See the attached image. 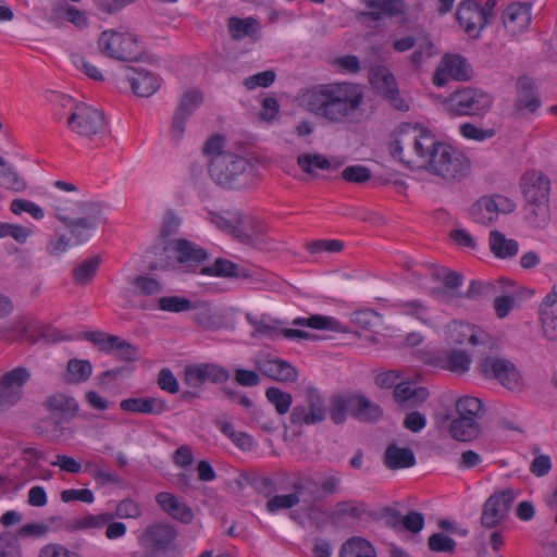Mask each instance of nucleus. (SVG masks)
I'll use <instances>...</instances> for the list:
<instances>
[{
  "label": "nucleus",
  "instance_id": "7c9ffc66",
  "mask_svg": "<svg viewBox=\"0 0 557 557\" xmlns=\"http://www.w3.org/2000/svg\"><path fill=\"white\" fill-rule=\"evenodd\" d=\"M384 463L392 470L410 468L414 466L416 457L411 448H401L396 444H389L384 453Z\"/></svg>",
  "mask_w": 557,
  "mask_h": 557
},
{
  "label": "nucleus",
  "instance_id": "cd10ccee",
  "mask_svg": "<svg viewBox=\"0 0 557 557\" xmlns=\"http://www.w3.org/2000/svg\"><path fill=\"white\" fill-rule=\"evenodd\" d=\"M120 407L124 411L144 414H162L169 410L166 401L157 397L126 398L120 403Z\"/></svg>",
  "mask_w": 557,
  "mask_h": 557
},
{
  "label": "nucleus",
  "instance_id": "c85d7f7f",
  "mask_svg": "<svg viewBox=\"0 0 557 557\" xmlns=\"http://www.w3.org/2000/svg\"><path fill=\"white\" fill-rule=\"evenodd\" d=\"M351 416L362 422H375L383 416L382 408L363 395L350 396Z\"/></svg>",
  "mask_w": 557,
  "mask_h": 557
},
{
  "label": "nucleus",
  "instance_id": "338daca9",
  "mask_svg": "<svg viewBox=\"0 0 557 557\" xmlns=\"http://www.w3.org/2000/svg\"><path fill=\"white\" fill-rule=\"evenodd\" d=\"M540 315L544 336L549 341H557V308Z\"/></svg>",
  "mask_w": 557,
  "mask_h": 557
},
{
  "label": "nucleus",
  "instance_id": "6e6552de",
  "mask_svg": "<svg viewBox=\"0 0 557 557\" xmlns=\"http://www.w3.org/2000/svg\"><path fill=\"white\" fill-rule=\"evenodd\" d=\"M492 103L490 94L473 87L458 89L449 97L450 111L458 115H483Z\"/></svg>",
  "mask_w": 557,
  "mask_h": 557
},
{
  "label": "nucleus",
  "instance_id": "5701e85b",
  "mask_svg": "<svg viewBox=\"0 0 557 557\" xmlns=\"http://www.w3.org/2000/svg\"><path fill=\"white\" fill-rule=\"evenodd\" d=\"M516 108L528 110L534 113L541 106L537 88L534 81L529 76H520L516 83Z\"/></svg>",
  "mask_w": 557,
  "mask_h": 557
},
{
  "label": "nucleus",
  "instance_id": "f257e3e1",
  "mask_svg": "<svg viewBox=\"0 0 557 557\" xmlns=\"http://www.w3.org/2000/svg\"><path fill=\"white\" fill-rule=\"evenodd\" d=\"M299 101L306 111L330 124L349 125L360 121L364 95L359 84L332 82L302 90Z\"/></svg>",
  "mask_w": 557,
  "mask_h": 557
},
{
  "label": "nucleus",
  "instance_id": "0e129e2a",
  "mask_svg": "<svg viewBox=\"0 0 557 557\" xmlns=\"http://www.w3.org/2000/svg\"><path fill=\"white\" fill-rule=\"evenodd\" d=\"M275 77V72L268 70L246 77L243 84L247 89H255L256 87L267 88L274 83Z\"/></svg>",
  "mask_w": 557,
  "mask_h": 557
},
{
  "label": "nucleus",
  "instance_id": "c756f323",
  "mask_svg": "<svg viewBox=\"0 0 557 557\" xmlns=\"http://www.w3.org/2000/svg\"><path fill=\"white\" fill-rule=\"evenodd\" d=\"M135 75L128 76L133 91L139 97H150L159 89V82L152 73L136 67H128Z\"/></svg>",
  "mask_w": 557,
  "mask_h": 557
},
{
  "label": "nucleus",
  "instance_id": "39448f33",
  "mask_svg": "<svg viewBox=\"0 0 557 557\" xmlns=\"http://www.w3.org/2000/svg\"><path fill=\"white\" fill-rule=\"evenodd\" d=\"M496 344L475 350L478 363L476 372L486 380H495L510 392H521L523 377L516 364L495 354Z\"/></svg>",
  "mask_w": 557,
  "mask_h": 557
},
{
  "label": "nucleus",
  "instance_id": "a19ab883",
  "mask_svg": "<svg viewBox=\"0 0 557 557\" xmlns=\"http://www.w3.org/2000/svg\"><path fill=\"white\" fill-rule=\"evenodd\" d=\"M66 372L67 383L79 384L86 382L90 377L92 373V366L88 360L72 358L67 362Z\"/></svg>",
  "mask_w": 557,
  "mask_h": 557
},
{
  "label": "nucleus",
  "instance_id": "bf43d9fd",
  "mask_svg": "<svg viewBox=\"0 0 557 557\" xmlns=\"http://www.w3.org/2000/svg\"><path fill=\"white\" fill-rule=\"evenodd\" d=\"M372 176L369 168L364 165H349L342 171V177L349 183L363 184Z\"/></svg>",
  "mask_w": 557,
  "mask_h": 557
},
{
  "label": "nucleus",
  "instance_id": "13d9d810",
  "mask_svg": "<svg viewBox=\"0 0 557 557\" xmlns=\"http://www.w3.org/2000/svg\"><path fill=\"white\" fill-rule=\"evenodd\" d=\"M113 520L120 519H137L141 516L140 506L131 498H124L117 503L115 511L111 512Z\"/></svg>",
  "mask_w": 557,
  "mask_h": 557
},
{
  "label": "nucleus",
  "instance_id": "774afa93",
  "mask_svg": "<svg viewBox=\"0 0 557 557\" xmlns=\"http://www.w3.org/2000/svg\"><path fill=\"white\" fill-rule=\"evenodd\" d=\"M38 557H82L78 553L70 550L58 543H49L41 547Z\"/></svg>",
  "mask_w": 557,
  "mask_h": 557
},
{
  "label": "nucleus",
  "instance_id": "f704fd0d",
  "mask_svg": "<svg viewBox=\"0 0 557 557\" xmlns=\"http://www.w3.org/2000/svg\"><path fill=\"white\" fill-rule=\"evenodd\" d=\"M445 70L448 71L450 78L458 82H467L472 77V67L460 54H445L443 58Z\"/></svg>",
  "mask_w": 557,
  "mask_h": 557
},
{
  "label": "nucleus",
  "instance_id": "f8f14e48",
  "mask_svg": "<svg viewBox=\"0 0 557 557\" xmlns=\"http://www.w3.org/2000/svg\"><path fill=\"white\" fill-rule=\"evenodd\" d=\"M516 497L517 492L512 488L493 493L483 504L482 527L493 529L502 524L508 518Z\"/></svg>",
  "mask_w": 557,
  "mask_h": 557
},
{
  "label": "nucleus",
  "instance_id": "20e7f679",
  "mask_svg": "<svg viewBox=\"0 0 557 557\" xmlns=\"http://www.w3.org/2000/svg\"><path fill=\"white\" fill-rule=\"evenodd\" d=\"M75 209L55 205V218L70 232L74 244L86 243L89 232L95 230L102 218V206L94 201H76Z\"/></svg>",
  "mask_w": 557,
  "mask_h": 557
},
{
  "label": "nucleus",
  "instance_id": "4468645a",
  "mask_svg": "<svg viewBox=\"0 0 557 557\" xmlns=\"http://www.w3.org/2000/svg\"><path fill=\"white\" fill-rule=\"evenodd\" d=\"M30 371L17 367L5 372L0 379V405L13 406L23 395L22 387L30 379Z\"/></svg>",
  "mask_w": 557,
  "mask_h": 557
},
{
  "label": "nucleus",
  "instance_id": "4be33fe9",
  "mask_svg": "<svg viewBox=\"0 0 557 557\" xmlns=\"http://www.w3.org/2000/svg\"><path fill=\"white\" fill-rule=\"evenodd\" d=\"M457 21L463 30L471 38H479L483 28L481 23L483 18L479 11V3L474 0H463L459 3L456 12Z\"/></svg>",
  "mask_w": 557,
  "mask_h": 557
},
{
  "label": "nucleus",
  "instance_id": "c9c22d12",
  "mask_svg": "<svg viewBox=\"0 0 557 557\" xmlns=\"http://www.w3.org/2000/svg\"><path fill=\"white\" fill-rule=\"evenodd\" d=\"M227 28L232 39L238 41L245 37H252L259 30V22L253 17L232 16L228 18Z\"/></svg>",
  "mask_w": 557,
  "mask_h": 557
},
{
  "label": "nucleus",
  "instance_id": "0eeeda50",
  "mask_svg": "<svg viewBox=\"0 0 557 557\" xmlns=\"http://www.w3.org/2000/svg\"><path fill=\"white\" fill-rule=\"evenodd\" d=\"M99 51L122 62H138L143 59L137 37L127 32L103 30L98 38Z\"/></svg>",
  "mask_w": 557,
  "mask_h": 557
},
{
  "label": "nucleus",
  "instance_id": "72a5a7b5",
  "mask_svg": "<svg viewBox=\"0 0 557 557\" xmlns=\"http://www.w3.org/2000/svg\"><path fill=\"white\" fill-rule=\"evenodd\" d=\"M480 424L474 418H456L450 422L449 433L453 438L460 442H470L480 434Z\"/></svg>",
  "mask_w": 557,
  "mask_h": 557
},
{
  "label": "nucleus",
  "instance_id": "4d7b16f0",
  "mask_svg": "<svg viewBox=\"0 0 557 557\" xmlns=\"http://www.w3.org/2000/svg\"><path fill=\"white\" fill-rule=\"evenodd\" d=\"M0 186L14 191H22L26 188V182L12 168H4L0 169Z\"/></svg>",
  "mask_w": 557,
  "mask_h": 557
},
{
  "label": "nucleus",
  "instance_id": "864d4df0",
  "mask_svg": "<svg viewBox=\"0 0 557 557\" xmlns=\"http://www.w3.org/2000/svg\"><path fill=\"white\" fill-rule=\"evenodd\" d=\"M350 320L359 327L372 331L381 323V315L371 309H360L350 314Z\"/></svg>",
  "mask_w": 557,
  "mask_h": 557
},
{
  "label": "nucleus",
  "instance_id": "603ef678",
  "mask_svg": "<svg viewBox=\"0 0 557 557\" xmlns=\"http://www.w3.org/2000/svg\"><path fill=\"white\" fill-rule=\"evenodd\" d=\"M157 305L162 311L180 313L190 310L191 300L181 296H164L157 299Z\"/></svg>",
  "mask_w": 557,
  "mask_h": 557
},
{
  "label": "nucleus",
  "instance_id": "58836bf2",
  "mask_svg": "<svg viewBox=\"0 0 557 557\" xmlns=\"http://www.w3.org/2000/svg\"><path fill=\"white\" fill-rule=\"evenodd\" d=\"M490 248L496 257L506 259L517 255L519 245L515 239H507L503 233L493 231L490 236Z\"/></svg>",
  "mask_w": 557,
  "mask_h": 557
},
{
  "label": "nucleus",
  "instance_id": "f3484780",
  "mask_svg": "<svg viewBox=\"0 0 557 557\" xmlns=\"http://www.w3.org/2000/svg\"><path fill=\"white\" fill-rule=\"evenodd\" d=\"M531 18V4L528 2H511L502 14L503 25L511 36H518L525 32Z\"/></svg>",
  "mask_w": 557,
  "mask_h": 557
},
{
  "label": "nucleus",
  "instance_id": "7ed1b4c3",
  "mask_svg": "<svg viewBox=\"0 0 557 557\" xmlns=\"http://www.w3.org/2000/svg\"><path fill=\"white\" fill-rule=\"evenodd\" d=\"M418 166L445 182L453 183L468 175L470 161L462 151L435 138V145L423 156V162Z\"/></svg>",
  "mask_w": 557,
  "mask_h": 557
},
{
  "label": "nucleus",
  "instance_id": "b1692460",
  "mask_svg": "<svg viewBox=\"0 0 557 557\" xmlns=\"http://www.w3.org/2000/svg\"><path fill=\"white\" fill-rule=\"evenodd\" d=\"M370 11L362 13L371 21L379 22L384 16L395 17L405 13L407 4L404 0H362Z\"/></svg>",
  "mask_w": 557,
  "mask_h": 557
},
{
  "label": "nucleus",
  "instance_id": "3c124183",
  "mask_svg": "<svg viewBox=\"0 0 557 557\" xmlns=\"http://www.w3.org/2000/svg\"><path fill=\"white\" fill-rule=\"evenodd\" d=\"M327 412L335 424L344 423L347 412L351 414L350 397L333 396Z\"/></svg>",
  "mask_w": 557,
  "mask_h": 557
},
{
  "label": "nucleus",
  "instance_id": "e2e57ef3",
  "mask_svg": "<svg viewBox=\"0 0 557 557\" xmlns=\"http://www.w3.org/2000/svg\"><path fill=\"white\" fill-rule=\"evenodd\" d=\"M184 382L190 387L200 388L206 383L202 363L186 366L184 370Z\"/></svg>",
  "mask_w": 557,
  "mask_h": 557
},
{
  "label": "nucleus",
  "instance_id": "2f4dec72",
  "mask_svg": "<svg viewBox=\"0 0 557 557\" xmlns=\"http://www.w3.org/2000/svg\"><path fill=\"white\" fill-rule=\"evenodd\" d=\"M245 222L242 224L239 233L237 234V242L249 245L259 246L263 244V235L265 234V226L257 221L253 216L244 213Z\"/></svg>",
  "mask_w": 557,
  "mask_h": 557
},
{
  "label": "nucleus",
  "instance_id": "9d476101",
  "mask_svg": "<svg viewBox=\"0 0 557 557\" xmlns=\"http://www.w3.org/2000/svg\"><path fill=\"white\" fill-rule=\"evenodd\" d=\"M249 165L248 159L236 153H220L210 160L209 174L216 184L231 187Z\"/></svg>",
  "mask_w": 557,
  "mask_h": 557
},
{
  "label": "nucleus",
  "instance_id": "6ab92c4d",
  "mask_svg": "<svg viewBox=\"0 0 557 557\" xmlns=\"http://www.w3.org/2000/svg\"><path fill=\"white\" fill-rule=\"evenodd\" d=\"M177 533L169 524L158 523L147 527L138 537L139 545L153 546L166 553L172 546Z\"/></svg>",
  "mask_w": 557,
  "mask_h": 557
},
{
  "label": "nucleus",
  "instance_id": "aec40b11",
  "mask_svg": "<svg viewBox=\"0 0 557 557\" xmlns=\"http://www.w3.org/2000/svg\"><path fill=\"white\" fill-rule=\"evenodd\" d=\"M369 512L368 505L362 500L346 499L337 502L329 513L330 521L342 525L348 521H360Z\"/></svg>",
  "mask_w": 557,
  "mask_h": 557
},
{
  "label": "nucleus",
  "instance_id": "a878e982",
  "mask_svg": "<svg viewBox=\"0 0 557 557\" xmlns=\"http://www.w3.org/2000/svg\"><path fill=\"white\" fill-rule=\"evenodd\" d=\"M208 220L214 224L220 231L231 235L237 239L242 224L245 222L244 212L238 209L215 212L208 211Z\"/></svg>",
  "mask_w": 557,
  "mask_h": 557
},
{
  "label": "nucleus",
  "instance_id": "a211bd4d",
  "mask_svg": "<svg viewBox=\"0 0 557 557\" xmlns=\"http://www.w3.org/2000/svg\"><path fill=\"white\" fill-rule=\"evenodd\" d=\"M448 343L450 345L471 344L476 349L493 346V339L487 334L476 332L472 326L457 322L448 326Z\"/></svg>",
  "mask_w": 557,
  "mask_h": 557
},
{
  "label": "nucleus",
  "instance_id": "393cba45",
  "mask_svg": "<svg viewBox=\"0 0 557 557\" xmlns=\"http://www.w3.org/2000/svg\"><path fill=\"white\" fill-rule=\"evenodd\" d=\"M156 502L173 519L186 524L194 519L191 508L186 503L181 502L174 494L160 492L156 495Z\"/></svg>",
  "mask_w": 557,
  "mask_h": 557
},
{
  "label": "nucleus",
  "instance_id": "412c9836",
  "mask_svg": "<svg viewBox=\"0 0 557 557\" xmlns=\"http://www.w3.org/2000/svg\"><path fill=\"white\" fill-rule=\"evenodd\" d=\"M317 483L311 476L298 478L293 483V493L284 495H274L267 502L265 507L269 512H275L281 509H290L300 503V495L308 486H314Z\"/></svg>",
  "mask_w": 557,
  "mask_h": 557
},
{
  "label": "nucleus",
  "instance_id": "8fccbe9b",
  "mask_svg": "<svg viewBox=\"0 0 557 557\" xmlns=\"http://www.w3.org/2000/svg\"><path fill=\"white\" fill-rule=\"evenodd\" d=\"M265 397L272 405H274L278 414L283 416L289 411L293 403V397L289 393L272 386L267 388Z\"/></svg>",
  "mask_w": 557,
  "mask_h": 557
},
{
  "label": "nucleus",
  "instance_id": "1a4fd4ad",
  "mask_svg": "<svg viewBox=\"0 0 557 557\" xmlns=\"http://www.w3.org/2000/svg\"><path fill=\"white\" fill-rule=\"evenodd\" d=\"M327 416V407L322 394L314 387H308L304 401L297 404L290 412V423L296 426L312 425L323 422Z\"/></svg>",
  "mask_w": 557,
  "mask_h": 557
},
{
  "label": "nucleus",
  "instance_id": "79ce46f5",
  "mask_svg": "<svg viewBox=\"0 0 557 557\" xmlns=\"http://www.w3.org/2000/svg\"><path fill=\"white\" fill-rule=\"evenodd\" d=\"M100 263V256H94L90 259L84 260L73 269L74 282L81 286L89 284L95 277Z\"/></svg>",
  "mask_w": 557,
  "mask_h": 557
},
{
  "label": "nucleus",
  "instance_id": "9b49d317",
  "mask_svg": "<svg viewBox=\"0 0 557 557\" xmlns=\"http://www.w3.org/2000/svg\"><path fill=\"white\" fill-rule=\"evenodd\" d=\"M71 131L82 137L92 138L104 129L103 113L85 103L75 106L74 111L67 117Z\"/></svg>",
  "mask_w": 557,
  "mask_h": 557
},
{
  "label": "nucleus",
  "instance_id": "49530a36",
  "mask_svg": "<svg viewBox=\"0 0 557 557\" xmlns=\"http://www.w3.org/2000/svg\"><path fill=\"white\" fill-rule=\"evenodd\" d=\"M190 310H194V321L205 329H211L215 325V319L212 306L208 301H191Z\"/></svg>",
  "mask_w": 557,
  "mask_h": 557
},
{
  "label": "nucleus",
  "instance_id": "ea45409f",
  "mask_svg": "<svg viewBox=\"0 0 557 557\" xmlns=\"http://www.w3.org/2000/svg\"><path fill=\"white\" fill-rule=\"evenodd\" d=\"M528 214L527 219L530 224L536 228H543L550 218L549 199L527 201Z\"/></svg>",
  "mask_w": 557,
  "mask_h": 557
},
{
  "label": "nucleus",
  "instance_id": "e433bc0d",
  "mask_svg": "<svg viewBox=\"0 0 557 557\" xmlns=\"http://www.w3.org/2000/svg\"><path fill=\"white\" fill-rule=\"evenodd\" d=\"M201 275L216 277H242L246 274L242 273L238 265L231 260L218 258L212 265L201 268Z\"/></svg>",
  "mask_w": 557,
  "mask_h": 557
},
{
  "label": "nucleus",
  "instance_id": "6e6d98bb",
  "mask_svg": "<svg viewBox=\"0 0 557 557\" xmlns=\"http://www.w3.org/2000/svg\"><path fill=\"white\" fill-rule=\"evenodd\" d=\"M202 102V95L200 91L190 90L183 95L178 107L176 108V112L182 113L184 116L189 117L196 109Z\"/></svg>",
  "mask_w": 557,
  "mask_h": 557
},
{
  "label": "nucleus",
  "instance_id": "a18cd8bd",
  "mask_svg": "<svg viewBox=\"0 0 557 557\" xmlns=\"http://www.w3.org/2000/svg\"><path fill=\"white\" fill-rule=\"evenodd\" d=\"M109 344L120 360L132 362L139 359L138 347L122 339L120 336L110 335Z\"/></svg>",
  "mask_w": 557,
  "mask_h": 557
},
{
  "label": "nucleus",
  "instance_id": "2eb2a0df",
  "mask_svg": "<svg viewBox=\"0 0 557 557\" xmlns=\"http://www.w3.org/2000/svg\"><path fill=\"white\" fill-rule=\"evenodd\" d=\"M252 362L261 374L272 380L284 383H293L297 380V370L286 360L267 355Z\"/></svg>",
  "mask_w": 557,
  "mask_h": 557
},
{
  "label": "nucleus",
  "instance_id": "680f3d73",
  "mask_svg": "<svg viewBox=\"0 0 557 557\" xmlns=\"http://www.w3.org/2000/svg\"><path fill=\"white\" fill-rule=\"evenodd\" d=\"M182 225V219L173 211H166L162 226L160 228V237L163 239L170 238L178 233L180 227Z\"/></svg>",
  "mask_w": 557,
  "mask_h": 557
},
{
  "label": "nucleus",
  "instance_id": "c03bdc74",
  "mask_svg": "<svg viewBox=\"0 0 557 557\" xmlns=\"http://www.w3.org/2000/svg\"><path fill=\"white\" fill-rule=\"evenodd\" d=\"M298 166L310 175H315V169L330 170V160L320 153H302L297 157Z\"/></svg>",
  "mask_w": 557,
  "mask_h": 557
},
{
  "label": "nucleus",
  "instance_id": "473e14b6",
  "mask_svg": "<svg viewBox=\"0 0 557 557\" xmlns=\"http://www.w3.org/2000/svg\"><path fill=\"white\" fill-rule=\"evenodd\" d=\"M42 406L52 413H60L63 416L74 417L78 411L77 401L63 393H55L48 396Z\"/></svg>",
  "mask_w": 557,
  "mask_h": 557
},
{
  "label": "nucleus",
  "instance_id": "37998d69",
  "mask_svg": "<svg viewBox=\"0 0 557 557\" xmlns=\"http://www.w3.org/2000/svg\"><path fill=\"white\" fill-rule=\"evenodd\" d=\"M85 470L96 480L100 485L115 484L121 485L123 480L120 475L103 467L97 461L88 460L85 462Z\"/></svg>",
  "mask_w": 557,
  "mask_h": 557
},
{
  "label": "nucleus",
  "instance_id": "bb28decb",
  "mask_svg": "<svg viewBox=\"0 0 557 557\" xmlns=\"http://www.w3.org/2000/svg\"><path fill=\"white\" fill-rule=\"evenodd\" d=\"M394 399L404 409H410L423 404L430 396L426 387L414 386L410 382H403L394 389Z\"/></svg>",
  "mask_w": 557,
  "mask_h": 557
},
{
  "label": "nucleus",
  "instance_id": "f03ea898",
  "mask_svg": "<svg viewBox=\"0 0 557 557\" xmlns=\"http://www.w3.org/2000/svg\"><path fill=\"white\" fill-rule=\"evenodd\" d=\"M389 152L407 166L422 164L423 156L435 145V137L418 124L403 123L392 134Z\"/></svg>",
  "mask_w": 557,
  "mask_h": 557
},
{
  "label": "nucleus",
  "instance_id": "09e8293b",
  "mask_svg": "<svg viewBox=\"0 0 557 557\" xmlns=\"http://www.w3.org/2000/svg\"><path fill=\"white\" fill-rule=\"evenodd\" d=\"M447 369L457 374L469 371L472 359L469 354L460 349H451L446 357Z\"/></svg>",
  "mask_w": 557,
  "mask_h": 557
},
{
  "label": "nucleus",
  "instance_id": "de8ad7c7",
  "mask_svg": "<svg viewBox=\"0 0 557 557\" xmlns=\"http://www.w3.org/2000/svg\"><path fill=\"white\" fill-rule=\"evenodd\" d=\"M456 410L458 418H474L478 421L481 411L483 410V404L481 399L472 396H462L456 401Z\"/></svg>",
  "mask_w": 557,
  "mask_h": 557
},
{
  "label": "nucleus",
  "instance_id": "ddd939ff",
  "mask_svg": "<svg viewBox=\"0 0 557 557\" xmlns=\"http://www.w3.org/2000/svg\"><path fill=\"white\" fill-rule=\"evenodd\" d=\"M516 203L502 195L483 196L469 209L472 220L482 225H490L497 220L498 213H511Z\"/></svg>",
  "mask_w": 557,
  "mask_h": 557
},
{
  "label": "nucleus",
  "instance_id": "69168bd1",
  "mask_svg": "<svg viewBox=\"0 0 557 557\" xmlns=\"http://www.w3.org/2000/svg\"><path fill=\"white\" fill-rule=\"evenodd\" d=\"M0 557H23L18 541L7 533L0 534Z\"/></svg>",
  "mask_w": 557,
  "mask_h": 557
},
{
  "label": "nucleus",
  "instance_id": "5fc2aeb1",
  "mask_svg": "<svg viewBox=\"0 0 557 557\" xmlns=\"http://www.w3.org/2000/svg\"><path fill=\"white\" fill-rule=\"evenodd\" d=\"M429 549L434 553H448L453 554L456 549L457 543L454 539L443 532L432 534L428 540Z\"/></svg>",
  "mask_w": 557,
  "mask_h": 557
},
{
  "label": "nucleus",
  "instance_id": "423d86ee",
  "mask_svg": "<svg viewBox=\"0 0 557 557\" xmlns=\"http://www.w3.org/2000/svg\"><path fill=\"white\" fill-rule=\"evenodd\" d=\"M170 244L174 259L168 258V260L152 263L150 270L201 274V268L209 259V253L203 247L186 238H177Z\"/></svg>",
  "mask_w": 557,
  "mask_h": 557
},
{
  "label": "nucleus",
  "instance_id": "dca6fc26",
  "mask_svg": "<svg viewBox=\"0 0 557 557\" xmlns=\"http://www.w3.org/2000/svg\"><path fill=\"white\" fill-rule=\"evenodd\" d=\"M525 201L548 200L550 193V180L539 170L524 172L519 183Z\"/></svg>",
  "mask_w": 557,
  "mask_h": 557
},
{
  "label": "nucleus",
  "instance_id": "4c0bfd02",
  "mask_svg": "<svg viewBox=\"0 0 557 557\" xmlns=\"http://www.w3.org/2000/svg\"><path fill=\"white\" fill-rule=\"evenodd\" d=\"M339 557H376V554L370 542L354 536L342 545Z\"/></svg>",
  "mask_w": 557,
  "mask_h": 557
},
{
  "label": "nucleus",
  "instance_id": "052dcab7",
  "mask_svg": "<svg viewBox=\"0 0 557 557\" xmlns=\"http://www.w3.org/2000/svg\"><path fill=\"white\" fill-rule=\"evenodd\" d=\"M30 234L28 227L0 222V238L12 237L18 243H25Z\"/></svg>",
  "mask_w": 557,
  "mask_h": 557
}]
</instances>
